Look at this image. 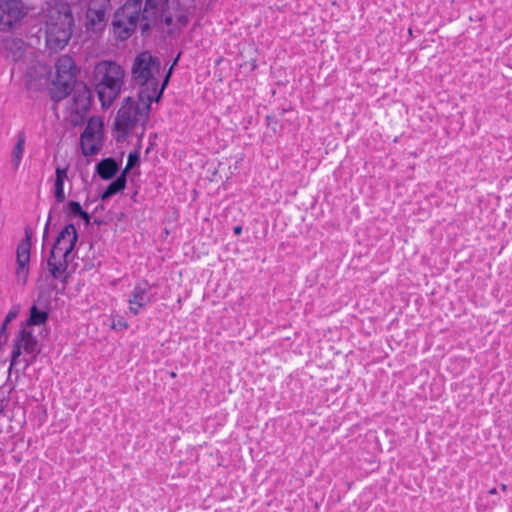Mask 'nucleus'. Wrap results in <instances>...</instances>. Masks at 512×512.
I'll list each match as a JSON object with an SVG mask.
<instances>
[{
	"label": "nucleus",
	"instance_id": "nucleus-26",
	"mask_svg": "<svg viewBox=\"0 0 512 512\" xmlns=\"http://www.w3.org/2000/svg\"><path fill=\"white\" fill-rule=\"evenodd\" d=\"M15 317H16V313H15V312H12V311H10V312L6 315L5 320H4V322H3L2 326H1V333L5 332L6 327H7V324H9V322H10L11 320H13Z\"/></svg>",
	"mask_w": 512,
	"mask_h": 512
},
{
	"label": "nucleus",
	"instance_id": "nucleus-1",
	"mask_svg": "<svg viewBox=\"0 0 512 512\" xmlns=\"http://www.w3.org/2000/svg\"><path fill=\"white\" fill-rule=\"evenodd\" d=\"M194 6L195 0H146L141 13L142 0H127L114 13L113 32L118 39L126 40L139 22L142 35L158 22L180 28L188 23Z\"/></svg>",
	"mask_w": 512,
	"mask_h": 512
},
{
	"label": "nucleus",
	"instance_id": "nucleus-21",
	"mask_svg": "<svg viewBox=\"0 0 512 512\" xmlns=\"http://www.w3.org/2000/svg\"><path fill=\"white\" fill-rule=\"evenodd\" d=\"M22 47L23 43L21 41L12 40L6 42V48L12 51L11 57L14 61H17L23 57L24 50Z\"/></svg>",
	"mask_w": 512,
	"mask_h": 512
},
{
	"label": "nucleus",
	"instance_id": "nucleus-28",
	"mask_svg": "<svg viewBox=\"0 0 512 512\" xmlns=\"http://www.w3.org/2000/svg\"><path fill=\"white\" fill-rule=\"evenodd\" d=\"M50 221H51V216L48 217V220L46 222V225H45V229H44V238L47 236L48 234V229H49V225H50Z\"/></svg>",
	"mask_w": 512,
	"mask_h": 512
},
{
	"label": "nucleus",
	"instance_id": "nucleus-9",
	"mask_svg": "<svg viewBox=\"0 0 512 512\" xmlns=\"http://www.w3.org/2000/svg\"><path fill=\"white\" fill-rule=\"evenodd\" d=\"M26 14L22 0L0 2V30L7 31Z\"/></svg>",
	"mask_w": 512,
	"mask_h": 512
},
{
	"label": "nucleus",
	"instance_id": "nucleus-6",
	"mask_svg": "<svg viewBox=\"0 0 512 512\" xmlns=\"http://www.w3.org/2000/svg\"><path fill=\"white\" fill-rule=\"evenodd\" d=\"M153 102L155 100L142 99L141 95H138L137 101L131 97L124 99L115 118V128L122 137L127 136L135 126H144L147 123Z\"/></svg>",
	"mask_w": 512,
	"mask_h": 512
},
{
	"label": "nucleus",
	"instance_id": "nucleus-2",
	"mask_svg": "<svg viewBox=\"0 0 512 512\" xmlns=\"http://www.w3.org/2000/svg\"><path fill=\"white\" fill-rule=\"evenodd\" d=\"M172 67L164 76L161 83V61L149 51L139 53L131 67V78L135 86L139 87L138 95L142 99H152L158 102L168 84Z\"/></svg>",
	"mask_w": 512,
	"mask_h": 512
},
{
	"label": "nucleus",
	"instance_id": "nucleus-3",
	"mask_svg": "<svg viewBox=\"0 0 512 512\" xmlns=\"http://www.w3.org/2000/svg\"><path fill=\"white\" fill-rule=\"evenodd\" d=\"M45 41L50 50L64 49L73 34L74 18L70 5L56 1L45 16Z\"/></svg>",
	"mask_w": 512,
	"mask_h": 512
},
{
	"label": "nucleus",
	"instance_id": "nucleus-13",
	"mask_svg": "<svg viewBox=\"0 0 512 512\" xmlns=\"http://www.w3.org/2000/svg\"><path fill=\"white\" fill-rule=\"evenodd\" d=\"M68 179V168L57 167L55 170L54 197L57 203H63L66 200L64 193V182Z\"/></svg>",
	"mask_w": 512,
	"mask_h": 512
},
{
	"label": "nucleus",
	"instance_id": "nucleus-22",
	"mask_svg": "<svg viewBox=\"0 0 512 512\" xmlns=\"http://www.w3.org/2000/svg\"><path fill=\"white\" fill-rule=\"evenodd\" d=\"M139 161V155L137 152H133V153H130L128 155V159H127V164H126V167L124 169L125 171V174L131 169L133 168L136 163Z\"/></svg>",
	"mask_w": 512,
	"mask_h": 512
},
{
	"label": "nucleus",
	"instance_id": "nucleus-30",
	"mask_svg": "<svg viewBox=\"0 0 512 512\" xmlns=\"http://www.w3.org/2000/svg\"><path fill=\"white\" fill-rule=\"evenodd\" d=\"M273 119H274V118H273V116H271V115H268V116L266 117V121H267L268 126H272Z\"/></svg>",
	"mask_w": 512,
	"mask_h": 512
},
{
	"label": "nucleus",
	"instance_id": "nucleus-10",
	"mask_svg": "<svg viewBox=\"0 0 512 512\" xmlns=\"http://www.w3.org/2000/svg\"><path fill=\"white\" fill-rule=\"evenodd\" d=\"M26 237L17 245L16 250V279L21 285L26 284L29 274L31 234L28 229L25 230Z\"/></svg>",
	"mask_w": 512,
	"mask_h": 512
},
{
	"label": "nucleus",
	"instance_id": "nucleus-16",
	"mask_svg": "<svg viewBox=\"0 0 512 512\" xmlns=\"http://www.w3.org/2000/svg\"><path fill=\"white\" fill-rule=\"evenodd\" d=\"M96 170L102 179L109 180L117 173L118 164L114 159L106 158L97 164Z\"/></svg>",
	"mask_w": 512,
	"mask_h": 512
},
{
	"label": "nucleus",
	"instance_id": "nucleus-29",
	"mask_svg": "<svg viewBox=\"0 0 512 512\" xmlns=\"http://www.w3.org/2000/svg\"><path fill=\"white\" fill-rule=\"evenodd\" d=\"M233 231H234V233L236 235H240L241 232H242V227L241 226H236V227H234Z\"/></svg>",
	"mask_w": 512,
	"mask_h": 512
},
{
	"label": "nucleus",
	"instance_id": "nucleus-15",
	"mask_svg": "<svg viewBox=\"0 0 512 512\" xmlns=\"http://www.w3.org/2000/svg\"><path fill=\"white\" fill-rule=\"evenodd\" d=\"M16 341L23 349V351L27 354L34 355L38 350V343L36 338L32 335L30 331L23 329L20 331L19 335L16 338Z\"/></svg>",
	"mask_w": 512,
	"mask_h": 512
},
{
	"label": "nucleus",
	"instance_id": "nucleus-5",
	"mask_svg": "<svg viewBox=\"0 0 512 512\" xmlns=\"http://www.w3.org/2000/svg\"><path fill=\"white\" fill-rule=\"evenodd\" d=\"M93 74L101 105L108 108L122 90L125 70L114 61H101L95 65Z\"/></svg>",
	"mask_w": 512,
	"mask_h": 512
},
{
	"label": "nucleus",
	"instance_id": "nucleus-31",
	"mask_svg": "<svg viewBox=\"0 0 512 512\" xmlns=\"http://www.w3.org/2000/svg\"><path fill=\"white\" fill-rule=\"evenodd\" d=\"M489 494H491V495L497 494V489L495 487H493L492 489L489 490Z\"/></svg>",
	"mask_w": 512,
	"mask_h": 512
},
{
	"label": "nucleus",
	"instance_id": "nucleus-19",
	"mask_svg": "<svg viewBox=\"0 0 512 512\" xmlns=\"http://www.w3.org/2000/svg\"><path fill=\"white\" fill-rule=\"evenodd\" d=\"M102 129L103 122L100 118L92 117L89 119L84 131L82 134L92 136L102 137Z\"/></svg>",
	"mask_w": 512,
	"mask_h": 512
},
{
	"label": "nucleus",
	"instance_id": "nucleus-20",
	"mask_svg": "<svg viewBox=\"0 0 512 512\" xmlns=\"http://www.w3.org/2000/svg\"><path fill=\"white\" fill-rule=\"evenodd\" d=\"M48 313L40 311L36 306H32L30 310V317L27 320L28 325H40L46 322Z\"/></svg>",
	"mask_w": 512,
	"mask_h": 512
},
{
	"label": "nucleus",
	"instance_id": "nucleus-24",
	"mask_svg": "<svg viewBox=\"0 0 512 512\" xmlns=\"http://www.w3.org/2000/svg\"><path fill=\"white\" fill-rule=\"evenodd\" d=\"M68 207H69L70 213H72L75 216H79L83 211L80 203L77 201H70L68 203Z\"/></svg>",
	"mask_w": 512,
	"mask_h": 512
},
{
	"label": "nucleus",
	"instance_id": "nucleus-12",
	"mask_svg": "<svg viewBox=\"0 0 512 512\" xmlns=\"http://www.w3.org/2000/svg\"><path fill=\"white\" fill-rule=\"evenodd\" d=\"M150 285L147 281L137 283L128 299L129 312L138 315L141 308H144L151 302L149 295Z\"/></svg>",
	"mask_w": 512,
	"mask_h": 512
},
{
	"label": "nucleus",
	"instance_id": "nucleus-8",
	"mask_svg": "<svg viewBox=\"0 0 512 512\" xmlns=\"http://www.w3.org/2000/svg\"><path fill=\"white\" fill-rule=\"evenodd\" d=\"M56 75L54 84L58 87V91L54 97L58 100L69 94L75 82L77 68L73 58L69 55H62L58 58L56 64Z\"/></svg>",
	"mask_w": 512,
	"mask_h": 512
},
{
	"label": "nucleus",
	"instance_id": "nucleus-7",
	"mask_svg": "<svg viewBox=\"0 0 512 512\" xmlns=\"http://www.w3.org/2000/svg\"><path fill=\"white\" fill-rule=\"evenodd\" d=\"M72 93L67 103V113L72 125H80L87 116L91 105V91L84 83L74 84L69 91Z\"/></svg>",
	"mask_w": 512,
	"mask_h": 512
},
{
	"label": "nucleus",
	"instance_id": "nucleus-11",
	"mask_svg": "<svg viewBox=\"0 0 512 512\" xmlns=\"http://www.w3.org/2000/svg\"><path fill=\"white\" fill-rule=\"evenodd\" d=\"M86 27L88 29H101L106 23V12L110 0H86Z\"/></svg>",
	"mask_w": 512,
	"mask_h": 512
},
{
	"label": "nucleus",
	"instance_id": "nucleus-34",
	"mask_svg": "<svg viewBox=\"0 0 512 512\" xmlns=\"http://www.w3.org/2000/svg\"><path fill=\"white\" fill-rule=\"evenodd\" d=\"M408 32H409L410 35H412V29L411 28L408 30Z\"/></svg>",
	"mask_w": 512,
	"mask_h": 512
},
{
	"label": "nucleus",
	"instance_id": "nucleus-17",
	"mask_svg": "<svg viewBox=\"0 0 512 512\" xmlns=\"http://www.w3.org/2000/svg\"><path fill=\"white\" fill-rule=\"evenodd\" d=\"M126 186V176L125 171L121 173L113 182H111L107 189L103 192L101 195V199L107 200L111 196L117 194L118 192L122 191Z\"/></svg>",
	"mask_w": 512,
	"mask_h": 512
},
{
	"label": "nucleus",
	"instance_id": "nucleus-18",
	"mask_svg": "<svg viewBox=\"0 0 512 512\" xmlns=\"http://www.w3.org/2000/svg\"><path fill=\"white\" fill-rule=\"evenodd\" d=\"M24 146H25V134L23 132H20L17 135V142L15 144V147L12 150V155H11L14 168L19 167V164L22 159L23 152H24Z\"/></svg>",
	"mask_w": 512,
	"mask_h": 512
},
{
	"label": "nucleus",
	"instance_id": "nucleus-23",
	"mask_svg": "<svg viewBox=\"0 0 512 512\" xmlns=\"http://www.w3.org/2000/svg\"><path fill=\"white\" fill-rule=\"evenodd\" d=\"M22 350L23 349L20 347L18 342L15 340V344H14V348H13V351H12V359H11L9 370H11L13 368V366L16 364L17 358L21 355V351Z\"/></svg>",
	"mask_w": 512,
	"mask_h": 512
},
{
	"label": "nucleus",
	"instance_id": "nucleus-4",
	"mask_svg": "<svg viewBox=\"0 0 512 512\" xmlns=\"http://www.w3.org/2000/svg\"><path fill=\"white\" fill-rule=\"evenodd\" d=\"M78 240L74 224H67L58 234L47 259V270L55 280L66 281L71 253Z\"/></svg>",
	"mask_w": 512,
	"mask_h": 512
},
{
	"label": "nucleus",
	"instance_id": "nucleus-14",
	"mask_svg": "<svg viewBox=\"0 0 512 512\" xmlns=\"http://www.w3.org/2000/svg\"><path fill=\"white\" fill-rule=\"evenodd\" d=\"M81 149L85 156L96 155L102 147L101 137L81 134Z\"/></svg>",
	"mask_w": 512,
	"mask_h": 512
},
{
	"label": "nucleus",
	"instance_id": "nucleus-33",
	"mask_svg": "<svg viewBox=\"0 0 512 512\" xmlns=\"http://www.w3.org/2000/svg\"><path fill=\"white\" fill-rule=\"evenodd\" d=\"M501 490L505 492L507 490V485L506 484H502L501 485Z\"/></svg>",
	"mask_w": 512,
	"mask_h": 512
},
{
	"label": "nucleus",
	"instance_id": "nucleus-25",
	"mask_svg": "<svg viewBox=\"0 0 512 512\" xmlns=\"http://www.w3.org/2000/svg\"><path fill=\"white\" fill-rule=\"evenodd\" d=\"M112 328L113 329H127L128 323L122 317H118L117 320H113Z\"/></svg>",
	"mask_w": 512,
	"mask_h": 512
},
{
	"label": "nucleus",
	"instance_id": "nucleus-32",
	"mask_svg": "<svg viewBox=\"0 0 512 512\" xmlns=\"http://www.w3.org/2000/svg\"><path fill=\"white\" fill-rule=\"evenodd\" d=\"M176 376H177L176 372H174V371L170 372V377L171 378H175Z\"/></svg>",
	"mask_w": 512,
	"mask_h": 512
},
{
	"label": "nucleus",
	"instance_id": "nucleus-27",
	"mask_svg": "<svg viewBox=\"0 0 512 512\" xmlns=\"http://www.w3.org/2000/svg\"><path fill=\"white\" fill-rule=\"evenodd\" d=\"M79 216L85 221L86 224L90 223V215L86 211L83 210Z\"/></svg>",
	"mask_w": 512,
	"mask_h": 512
}]
</instances>
